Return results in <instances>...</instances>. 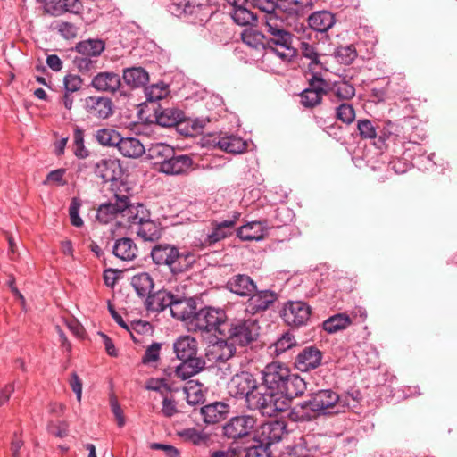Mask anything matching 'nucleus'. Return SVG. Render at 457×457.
I'll return each instance as SVG.
<instances>
[{
  "instance_id": "39",
  "label": "nucleus",
  "mask_w": 457,
  "mask_h": 457,
  "mask_svg": "<svg viewBox=\"0 0 457 457\" xmlns=\"http://www.w3.org/2000/svg\"><path fill=\"white\" fill-rule=\"evenodd\" d=\"M117 148L123 156L129 158H138L145 153V148L140 140L132 137H121Z\"/></svg>"
},
{
  "instance_id": "50",
  "label": "nucleus",
  "mask_w": 457,
  "mask_h": 457,
  "mask_svg": "<svg viewBox=\"0 0 457 457\" xmlns=\"http://www.w3.org/2000/svg\"><path fill=\"white\" fill-rule=\"evenodd\" d=\"M250 4L266 14L265 21L271 16L281 18L278 14L279 4L273 0H252Z\"/></svg>"
},
{
  "instance_id": "30",
  "label": "nucleus",
  "mask_w": 457,
  "mask_h": 457,
  "mask_svg": "<svg viewBox=\"0 0 457 457\" xmlns=\"http://www.w3.org/2000/svg\"><path fill=\"white\" fill-rule=\"evenodd\" d=\"M298 52L300 53L302 58L309 61L308 67L310 71H313L314 70H320L323 68V64L320 62L321 55L319 53L317 44L303 40L299 44L297 53Z\"/></svg>"
},
{
  "instance_id": "22",
  "label": "nucleus",
  "mask_w": 457,
  "mask_h": 457,
  "mask_svg": "<svg viewBox=\"0 0 457 457\" xmlns=\"http://www.w3.org/2000/svg\"><path fill=\"white\" fill-rule=\"evenodd\" d=\"M195 302L192 298L174 295L170 306V313L173 318L187 321L189 326L194 314L195 313Z\"/></svg>"
},
{
  "instance_id": "51",
  "label": "nucleus",
  "mask_w": 457,
  "mask_h": 457,
  "mask_svg": "<svg viewBox=\"0 0 457 457\" xmlns=\"http://www.w3.org/2000/svg\"><path fill=\"white\" fill-rule=\"evenodd\" d=\"M53 7L57 12L79 13L82 10L80 0H53Z\"/></svg>"
},
{
  "instance_id": "61",
  "label": "nucleus",
  "mask_w": 457,
  "mask_h": 457,
  "mask_svg": "<svg viewBox=\"0 0 457 457\" xmlns=\"http://www.w3.org/2000/svg\"><path fill=\"white\" fill-rule=\"evenodd\" d=\"M83 81L79 75L68 74L63 79L64 90L75 93L82 87Z\"/></svg>"
},
{
  "instance_id": "7",
  "label": "nucleus",
  "mask_w": 457,
  "mask_h": 457,
  "mask_svg": "<svg viewBox=\"0 0 457 457\" xmlns=\"http://www.w3.org/2000/svg\"><path fill=\"white\" fill-rule=\"evenodd\" d=\"M227 320V314L221 308L204 307L195 311L191 321L189 329L194 332L219 333L225 335L222 327Z\"/></svg>"
},
{
  "instance_id": "55",
  "label": "nucleus",
  "mask_w": 457,
  "mask_h": 457,
  "mask_svg": "<svg viewBox=\"0 0 457 457\" xmlns=\"http://www.w3.org/2000/svg\"><path fill=\"white\" fill-rule=\"evenodd\" d=\"M145 97L148 102H157L165 98L169 94V89L163 83L154 84L145 89Z\"/></svg>"
},
{
  "instance_id": "18",
  "label": "nucleus",
  "mask_w": 457,
  "mask_h": 457,
  "mask_svg": "<svg viewBox=\"0 0 457 457\" xmlns=\"http://www.w3.org/2000/svg\"><path fill=\"white\" fill-rule=\"evenodd\" d=\"M238 212H233L231 217L228 220L222 221H213L212 230L209 233L204 240L205 244L212 245L229 236H231L235 230V226L240 218Z\"/></svg>"
},
{
  "instance_id": "31",
  "label": "nucleus",
  "mask_w": 457,
  "mask_h": 457,
  "mask_svg": "<svg viewBox=\"0 0 457 457\" xmlns=\"http://www.w3.org/2000/svg\"><path fill=\"white\" fill-rule=\"evenodd\" d=\"M228 411V405L215 402L201 408L203 420L206 424H216L226 418Z\"/></svg>"
},
{
  "instance_id": "35",
  "label": "nucleus",
  "mask_w": 457,
  "mask_h": 457,
  "mask_svg": "<svg viewBox=\"0 0 457 457\" xmlns=\"http://www.w3.org/2000/svg\"><path fill=\"white\" fill-rule=\"evenodd\" d=\"M122 79L130 88H138L145 86L149 81V75L142 67H130L123 70Z\"/></svg>"
},
{
  "instance_id": "9",
  "label": "nucleus",
  "mask_w": 457,
  "mask_h": 457,
  "mask_svg": "<svg viewBox=\"0 0 457 457\" xmlns=\"http://www.w3.org/2000/svg\"><path fill=\"white\" fill-rule=\"evenodd\" d=\"M290 370L282 363L271 362L262 370V385L281 397Z\"/></svg>"
},
{
  "instance_id": "42",
  "label": "nucleus",
  "mask_w": 457,
  "mask_h": 457,
  "mask_svg": "<svg viewBox=\"0 0 457 457\" xmlns=\"http://www.w3.org/2000/svg\"><path fill=\"white\" fill-rule=\"evenodd\" d=\"M285 389L281 395H285L287 398H294L302 395L306 390V382L303 378L296 374L289 373L287 378Z\"/></svg>"
},
{
  "instance_id": "5",
  "label": "nucleus",
  "mask_w": 457,
  "mask_h": 457,
  "mask_svg": "<svg viewBox=\"0 0 457 457\" xmlns=\"http://www.w3.org/2000/svg\"><path fill=\"white\" fill-rule=\"evenodd\" d=\"M167 9L173 16L199 25L207 22L212 13L208 0H170Z\"/></svg>"
},
{
  "instance_id": "3",
  "label": "nucleus",
  "mask_w": 457,
  "mask_h": 457,
  "mask_svg": "<svg viewBox=\"0 0 457 457\" xmlns=\"http://www.w3.org/2000/svg\"><path fill=\"white\" fill-rule=\"evenodd\" d=\"M178 359L182 362L174 370L175 377L186 380L204 369L205 361L197 357V341L189 336L179 337L173 344Z\"/></svg>"
},
{
  "instance_id": "24",
  "label": "nucleus",
  "mask_w": 457,
  "mask_h": 457,
  "mask_svg": "<svg viewBox=\"0 0 457 457\" xmlns=\"http://www.w3.org/2000/svg\"><path fill=\"white\" fill-rule=\"evenodd\" d=\"M294 457H321L322 451L314 436L307 435L298 439L291 449Z\"/></svg>"
},
{
  "instance_id": "4",
  "label": "nucleus",
  "mask_w": 457,
  "mask_h": 457,
  "mask_svg": "<svg viewBox=\"0 0 457 457\" xmlns=\"http://www.w3.org/2000/svg\"><path fill=\"white\" fill-rule=\"evenodd\" d=\"M151 257L156 265L169 267L172 274H179L188 270L196 261V256L190 251L179 252L170 244H157L151 251Z\"/></svg>"
},
{
  "instance_id": "49",
  "label": "nucleus",
  "mask_w": 457,
  "mask_h": 457,
  "mask_svg": "<svg viewBox=\"0 0 457 457\" xmlns=\"http://www.w3.org/2000/svg\"><path fill=\"white\" fill-rule=\"evenodd\" d=\"M97 59L79 54L73 59V65L82 74H92L97 69Z\"/></svg>"
},
{
  "instance_id": "47",
  "label": "nucleus",
  "mask_w": 457,
  "mask_h": 457,
  "mask_svg": "<svg viewBox=\"0 0 457 457\" xmlns=\"http://www.w3.org/2000/svg\"><path fill=\"white\" fill-rule=\"evenodd\" d=\"M179 436L185 441L191 442L195 445H206L210 439L207 433L195 428H185L179 432Z\"/></svg>"
},
{
  "instance_id": "58",
  "label": "nucleus",
  "mask_w": 457,
  "mask_h": 457,
  "mask_svg": "<svg viewBox=\"0 0 457 457\" xmlns=\"http://www.w3.org/2000/svg\"><path fill=\"white\" fill-rule=\"evenodd\" d=\"M300 97H301V103L304 107L313 108L321 103L323 96L314 91L305 88L301 93Z\"/></svg>"
},
{
  "instance_id": "15",
  "label": "nucleus",
  "mask_w": 457,
  "mask_h": 457,
  "mask_svg": "<svg viewBox=\"0 0 457 457\" xmlns=\"http://www.w3.org/2000/svg\"><path fill=\"white\" fill-rule=\"evenodd\" d=\"M287 431V424L283 420H270L263 423L257 432V442L268 448L278 443Z\"/></svg>"
},
{
  "instance_id": "60",
  "label": "nucleus",
  "mask_w": 457,
  "mask_h": 457,
  "mask_svg": "<svg viewBox=\"0 0 457 457\" xmlns=\"http://www.w3.org/2000/svg\"><path fill=\"white\" fill-rule=\"evenodd\" d=\"M358 130L362 138L372 139L377 137L376 128L369 120H360L357 124Z\"/></svg>"
},
{
  "instance_id": "36",
  "label": "nucleus",
  "mask_w": 457,
  "mask_h": 457,
  "mask_svg": "<svg viewBox=\"0 0 457 457\" xmlns=\"http://www.w3.org/2000/svg\"><path fill=\"white\" fill-rule=\"evenodd\" d=\"M335 17L328 11H318L308 18V24L315 31L327 32L335 24Z\"/></svg>"
},
{
  "instance_id": "6",
  "label": "nucleus",
  "mask_w": 457,
  "mask_h": 457,
  "mask_svg": "<svg viewBox=\"0 0 457 457\" xmlns=\"http://www.w3.org/2000/svg\"><path fill=\"white\" fill-rule=\"evenodd\" d=\"M280 398L277 394L258 385L256 389L250 393L245 403L247 409L271 417L285 411L287 406V403L280 401Z\"/></svg>"
},
{
  "instance_id": "56",
  "label": "nucleus",
  "mask_w": 457,
  "mask_h": 457,
  "mask_svg": "<svg viewBox=\"0 0 457 457\" xmlns=\"http://www.w3.org/2000/svg\"><path fill=\"white\" fill-rule=\"evenodd\" d=\"M209 119L204 118H196L194 120H185L184 119V133L187 136H194L195 134H200L203 132L204 128L209 122Z\"/></svg>"
},
{
  "instance_id": "27",
  "label": "nucleus",
  "mask_w": 457,
  "mask_h": 457,
  "mask_svg": "<svg viewBox=\"0 0 457 457\" xmlns=\"http://www.w3.org/2000/svg\"><path fill=\"white\" fill-rule=\"evenodd\" d=\"M267 221H251L237 229V236L243 241H260L267 234Z\"/></svg>"
},
{
  "instance_id": "48",
  "label": "nucleus",
  "mask_w": 457,
  "mask_h": 457,
  "mask_svg": "<svg viewBox=\"0 0 457 457\" xmlns=\"http://www.w3.org/2000/svg\"><path fill=\"white\" fill-rule=\"evenodd\" d=\"M357 55V50L353 45L340 46L335 51L337 61L345 65L351 64Z\"/></svg>"
},
{
  "instance_id": "1",
  "label": "nucleus",
  "mask_w": 457,
  "mask_h": 457,
  "mask_svg": "<svg viewBox=\"0 0 457 457\" xmlns=\"http://www.w3.org/2000/svg\"><path fill=\"white\" fill-rule=\"evenodd\" d=\"M350 395H340L332 389H320L310 393L307 400L292 408L288 418L292 421L305 422L319 416L343 413L350 407Z\"/></svg>"
},
{
  "instance_id": "23",
  "label": "nucleus",
  "mask_w": 457,
  "mask_h": 457,
  "mask_svg": "<svg viewBox=\"0 0 457 457\" xmlns=\"http://www.w3.org/2000/svg\"><path fill=\"white\" fill-rule=\"evenodd\" d=\"M233 7L231 18L240 26H253L257 21V16L249 8L248 0H226Z\"/></svg>"
},
{
  "instance_id": "28",
  "label": "nucleus",
  "mask_w": 457,
  "mask_h": 457,
  "mask_svg": "<svg viewBox=\"0 0 457 457\" xmlns=\"http://www.w3.org/2000/svg\"><path fill=\"white\" fill-rule=\"evenodd\" d=\"M91 86L97 91L115 93L120 87V77L112 71L99 72L93 78Z\"/></svg>"
},
{
  "instance_id": "57",
  "label": "nucleus",
  "mask_w": 457,
  "mask_h": 457,
  "mask_svg": "<svg viewBox=\"0 0 457 457\" xmlns=\"http://www.w3.org/2000/svg\"><path fill=\"white\" fill-rule=\"evenodd\" d=\"M337 118L345 124H351L355 119V112L352 104H341L337 107Z\"/></svg>"
},
{
  "instance_id": "38",
  "label": "nucleus",
  "mask_w": 457,
  "mask_h": 457,
  "mask_svg": "<svg viewBox=\"0 0 457 457\" xmlns=\"http://www.w3.org/2000/svg\"><path fill=\"white\" fill-rule=\"evenodd\" d=\"M112 253L122 261H132L137 255V247L131 238L122 237L115 241Z\"/></svg>"
},
{
  "instance_id": "59",
  "label": "nucleus",
  "mask_w": 457,
  "mask_h": 457,
  "mask_svg": "<svg viewBox=\"0 0 457 457\" xmlns=\"http://www.w3.org/2000/svg\"><path fill=\"white\" fill-rule=\"evenodd\" d=\"M55 29L65 39L76 37L79 30L73 23L68 21H58L55 25Z\"/></svg>"
},
{
  "instance_id": "37",
  "label": "nucleus",
  "mask_w": 457,
  "mask_h": 457,
  "mask_svg": "<svg viewBox=\"0 0 457 457\" xmlns=\"http://www.w3.org/2000/svg\"><path fill=\"white\" fill-rule=\"evenodd\" d=\"M175 149L170 145L164 143H153L151 144L145 153L149 159H151L154 164L160 167L169 160L170 157L173 156Z\"/></svg>"
},
{
  "instance_id": "41",
  "label": "nucleus",
  "mask_w": 457,
  "mask_h": 457,
  "mask_svg": "<svg viewBox=\"0 0 457 457\" xmlns=\"http://www.w3.org/2000/svg\"><path fill=\"white\" fill-rule=\"evenodd\" d=\"M124 218L131 224L140 225L150 220V212L142 204H132L128 196V208L125 211Z\"/></svg>"
},
{
  "instance_id": "62",
  "label": "nucleus",
  "mask_w": 457,
  "mask_h": 457,
  "mask_svg": "<svg viewBox=\"0 0 457 457\" xmlns=\"http://www.w3.org/2000/svg\"><path fill=\"white\" fill-rule=\"evenodd\" d=\"M160 350L161 344L153 343L150 346L146 348L145 354L142 358V362L144 364H148L157 361L160 357Z\"/></svg>"
},
{
  "instance_id": "33",
  "label": "nucleus",
  "mask_w": 457,
  "mask_h": 457,
  "mask_svg": "<svg viewBox=\"0 0 457 457\" xmlns=\"http://www.w3.org/2000/svg\"><path fill=\"white\" fill-rule=\"evenodd\" d=\"M130 285L134 288L137 295L145 300L150 295L154 287V282L152 276L147 272H139L130 278Z\"/></svg>"
},
{
  "instance_id": "8",
  "label": "nucleus",
  "mask_w": 457,
  "mask_h": 457,
  "mask_svg": "<svg viewBox=\"0 0 457 457\" xmlns=\"http://www.w3.org/2000/svg\"><path fill=\"white\" fill-rule=\"evenodd\" d=\"M259 330L257 320L237 319L230 321L224 336L228 337L232 344L246 346L257 339Z\"/></svg>"
},
{
  "instance_id": "40",
  "label": "nucleus",
  "mask_w": 457,
  "mask_h": 457,
  "mask_svg": "<svg viewBox=\"0 0 457 457\" xmlns=\"http://www.w3.org/2000/svg\"><path fill=\"white\" fill-rule=\"evenodd\" d=\"M216 145L222 151L238 154L246 149V142L235 135H224L220 137Z\"/></svg>"
},
{
  "instance_id": "46",
  "label": "nucleus",
  "mask_w": 457,
  "mask_h": 457,
  "mask_svg": "<svg viewBox=\"0 0 457 457\" xmlns=\"http://www.w3.org/2000/svg\"><path fill=\"white\" fill-rule=\"evenodd\" d=\"M120 134L113 129H100L96 133L97 142L105 146H118L120 141Z\"/></svg>"
},
{
  "instance_id": "10",
  "label": "nucleus",
  "mask_w": 457,
  "mask_h": 457,
  "mask_svg": "<svg viewBox=\"0 0 457 457\" xmlns=\"http://www.w3.org/2000/svg\"><path fill=\"white\" fill-rule=\"evenodd\" d=\"M257 420L253 415L243 414L230 418L222 426V435L237 441L249 436L256 426Z\"/></svg>"
},
{
  "instance_id": "54",
  "label": "nucleus",
  "mask_w": 457,
  "mask_h": 457,
  "mask_svg": "<svg viewBox=\"0 0 457 457\" xmlns=\"http://www.w3.org/2000/svg\"><path fill=\"white\" fill-rule=\"evenodd\" d=\"M312 77L309 79V87L306 89L314 91L320 96H325L329 92V85L323 79L317 70L311 71Z\"/></svg>"
},
{
  "instance_id": "32",
  "label": "nucleus",
  "mask_w": 457,
  "mask_h": 457,
  "mask_svg": "<svg viewBox=\"0 0 457 457\" xmlns=\"http://www.w3.org/2000/svg\"><path fill=\"white\" fill-rule=\"evenodd\" d=\"M236 353L235 344L227 339H219L211 346L208 355L215 361L225 362L231 359Z\"/></svg>"
},
{
  "instance_id": "64",
  "label": "nucleus",
  "mask_w": 457,
  "mask_h": 457,
  "mask_svg": "<svg viewBox=\"0 0 457 457\" xmlns=\"http://www.w3.org/2000/svg\"><path fill=\"white\" fill-rule=\"evenodd\" d=\"M80 208V203L77 199H72L70 207H69V214L71 222L75 227H81L83 225V220L79 215V211Z\"/></svg>"
},
{
  "instance_id": "11",
  "label": "nucleus",
  "mask_w": 457,
  "mask_h": 457,
  "mask_svg": "<svg viewBox=\"0 0 457 457\" xmlns=\"http://www.w3.org/2000/svg\"><path fill=\"white\" fill-rule=\"evenodd\" d=\"M311 314V306L303 301H287L281 311V317L285 323L295 328L305 325Z\"/></svg>"
},
{
  "instance_id": "43",
  "label": "nucleus",
  "mask_w": 457,
  "mask_h": 457,
  "mask_svg": "<svg viewBox=\"0 0 457 457\" xmlns=\"http://www.w3.org/2000/svg\"><path fill=\"white\" fill-rule=\"evenodd\" d=\"M352 324V320L345 313H337L327 319L323 324V329L328 333H336L348 328Z\"/></svg>"
},
{
  "instance_id": "17",
  "label": "nucleus",
  "mask_w": 457,
  "mask_h": 457,
  "mask_svg": "<svg viewBox=\"0 0 457 457\" xmlns=\"http://www.w3.org/2000/svg\"><path fill=\"white\" fill-rule=\"evenodd\" d=\"M322 358L323 353L318 347L309 345L297 353L294 365L298 370L308 372L320 366Z\"/></svg>"
},
{
  "instance_id": "44",
  "label": "nucleus",
  "mask_w": 457,
  "mask_h": 457,
  "mask_svg": "<svg viewBox=\"0 0 457 457\" xmlns=\"http://www.w3.org/2000/svg\"><path fill=\"white\" fill-rule=\"evenodd\" d=\"M137 234L145 241L153 242L161 237L162 228L158 223L150 219L139 225Z\"/></svg>"
},
{
  "instance_id": "52",
  "label": "nucleus",
  "mask_w": 457,
  "mask_h": 457,
  "mask_svg": "<svg viewBox=\"0 0 457 457\" xmlns=\"http://www.w3.org/2000/svg\"><path fill=\"white\" fill-rule=\"evenodd\" d=\"M73 153L79 159L88 156V150L84 145V130L79 127H76L73 132Z\"/></svg>"
},
{
  "instance_id": "14",
  "label": "nucleus",
  "mask_w": 457,
  "mask_h": 457,
  "mask_svg": "<svg viewBox=\"0 0 457 457\" xmlns=\"http://www.w3.org/2000/svg\"><path fill=\"white\" fill-rule=\"evenodd\" d=\"M259 385L254 375L248 371H241L235 374L228 384V394L237 398L244 399L246 398Z\"/></svg>"
},
{
  "instance_id": "29",
  "label": "nucleus",
  "mask_w": 457,
  "mask_h": 457,
  "mask_svg": "<svg viewBox=\"0 0 457 457\" xmlns=\"http://www.w3.org/2000/svg\"><path fill=\"white\" fill-rule=\"evenodd\" d=\"M173 294L166 290H159L152 293L144 302L148 312H161L167 307L170 308L172 303Z\"/></svg>"
},
{
  "instance_id": "2",
  "label": "nucleus",
  "mask_w": 457,
  "mask_h": 457,
  "mask_svg": "<svg viewBox=\"0 0 457 457\" xmlns=\"http://www.w3.org/2000/svg\"><path fill=\"white\" fill-rule=\"evenodd\" d=\"M265 26V47L283 62H293L297 57V48L293 46L294 36L285 29L283 19L271 16L266 21Z\"/></svg>"
},
{
  "instance_id": "45",
  "label": "nucleus",
  "mask_w": 457,
  "mask_h": 457,
  "mask_svg": "<svg viewBox=\"0 0 457 457\" xmlns=\"http://www.w3.org/2000/svg\"><path fill=\"white\" fill-rule=\"evenodd\" d=\"M329 94L332 100L335 98L339 101L349 100L354 96L355 88L352 84L341 81L333 85L329 89Z\"/></svg>"
},
{
  "instance_id": "21",
  "label": "nucleus",
  "mask_w": 457,
  "mask_h": 457,
  "mask_svg": "<svg viewBox=\"0 0 457 457\" xmlns=\"http://www.w3.org/2000/svg\"><path fill=\"white\" fill-rule=\"evenodd\" d=\"M256 283L246 274H236L230 277L225 288L239 297H247L256 290Z\"/></svg>"
},
{
  "instance_id": "53",
  "label": "nucleus",
  "mask_w": 457,
  "mask_h": 457,
  "mask_svg": "<svg viewBox=\"0 0 457 457\" xmlns=\"http://www.w3.org/2000/svg\"><path fill=\"white\" fill-rule=\"evenodd\" d=\"M295 345H296L295 337L289 332H286L272 345L271 348H273V353L280 355Z\"/></svg>"
},
{
  "instance_id": "25",
  "label": "nucleus",
  "mask_w": 457,
  "mask_h": 457,
  "mask_svg": "<svg viewBox=\"0 0 457 457\" xmlns=\"http://www.w3.org/2000/svg\"><path fill=\"white\" fill-rule=\"evenodd\" d=\"M193 165L192 158L187 154H179L173 153V156L170 157L160 168V171L168 175H179L189 171Z\"/></svg>"
},
{
  "instance_id": "12",
  "label": "nucleus",
  "mask_w": 457,
  "mask_h": 457,
  "mask_svg": "<svg viewBox=\"0 0 457 457\" xmlns=\"http://www.w3.org/2000/svg\"><path fill=\"white\" fill-rule=\"evenodd\" d=\"M245 303V312L247 314L256 315L262 313L271 308L278 301V294L270 289L256 290L247 296Z\"/></svg>"
},
{
  "instance_id": "20",
  "label": "nucleus",
  "mask_w": 457,
  "mask_h": 457,
  "mask_svg": "<svg viewBox=\"0 0 457 457\" xmlns=\"http://www.w3.org/2000/svg\"><path fill=\"white\" fill-rule=\"evenodd\" d=\"M156 123L162 127L178 126L180 132L184 131V112L175 107H163L158 104L154 109Z\"/></svg>"
},
{
  "instance_id": "13",
  "label": "nucleus",
  "mask_w": 457,
  "mask_h": 457,
  "mask_svg": "<svg viewBox=\"0 0 457 457\" xmlns=\"http://www.w3.org/2000/svg\"><path fill=\"white\" fill-rule=\"evenodd\" d=\"M128 208V195L115 192L108 203L102 204L96 212V219L103 224H107L116 219L118 214L124 218Z\"/></svg>"
},
{
  "instance_id": "26",
  "label": "nucleus",
  "mask_w": 457,
  "mask_h": 457,
  "mask_svg": "<svg viewBox=\"0 0 457 457\" xmlns=\"http://www.w3.org/2000/svg\"><path fill=\"white\" fill-rule=\"evenodd\" d=\"M313 6L312 0H292L288 4H279L278 14L283 18L297 20L305 15Z\"/></svg>"
},
{
  "instance_id": "16",
  "label": "nucleus",
  "mask_w": 457,
  "mask_h": 457,
  "mask_svg": "<svg viewBox=\"0 0 457 457\" xmlns=\"http://www.w3.org/2000/svg\"><path fill=\"white\" fill-rule=\"evenodd\" d=\"M95 174L104 182L118 183L123 174L121 164L117 159H101L93 164Z\"/></svg>"
},
{
  "instance_id": "19",
  "label": "nucleus",
  "mask_w": 457,
  "mask_h": 457,
  "mask_svg": "<svg viewBox=\"0 0 457 457\" xmlns=\"http://www.w3.org/2000/svg\"><path fill=\"white\" fill-rule=\"evenodd\" d=\"M85 110L92 117L105 120L113 113V103L106 96H92L85 99Z\"/></svg>"
},
{
  "instance_id": "34",
  "label": "nucleus",
  "mask_w": 457,
  "mask_h": 457,
  "mask_svg": "<svg viewBox=\"0 0 457 457\" xmlns=\"http://www.w3.org/2000/svg\"><path fill=\"white\" fill-rule=\"evenodd\" d=\"M74 49L79 54L97 59L105 49V42L99 38H89L78 42Z\"/></svg>"
},
{
  "instance_id": "63",
  "label": "nucleus",
  "mask_w": 457,
  "mask_h": 457,
  "mask_svg": "<svg viewBox=\"0 0 457 457\" xmlns=\"http://www.w3.org/2000/svg\"><path fill=\"white\" fill-rule=\"evenodd\" d=\"M245 457H270L269 448L257 442L245 448Z\"/></svg>"
}]
</instances>
